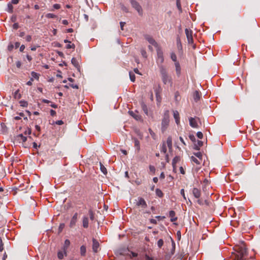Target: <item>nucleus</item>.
<instances>
[{
    "instance_id": "nucleus-24",
    "label": "nucleus",
    "mask_w": 260,
    "mask_h": 260,
    "mask_svg": "<svg viewBox=\"0 0 260 260\" xmlns=\"http://www.w3.org/2000/svg\"><path fill=\"white\" fill-rule=\"evenodd\" d=\"M190 159L192 161L198 165L200 164L201 162L202 161V160H200L199 158L198 159L193 156L191 157Z\"/></svg>"
},
{
    "instance_id": "nucleus-11",
    "label": "nucleus",
    "mask_w": 260,
    "mask_h": 260,
    "mask_svg": "<svg viewBox=\"0 0 260 260\" xmlns=\"http://www.w3.org/2000/svg\"><path fill=\"white\" fill-rule=\"evenodd\" d=\"M77 218H78V214H77V213H76L74 214V215H73V216L72 217V218L71 220V221L70 223V226L71 228H73L75 225L76 223L77 220Z\"/></svg>"
},
{
    "instance_id": "nucleus-41",
    "label": "nucleus",
    "mask_w": 260,
    "mask_h": 260,
    "mask_svg": "<svg viewBox=\"0 0 260 260\" xmlns=\"http://www.w3.org/2000/svg\"><path fill=\"white\" fill-rule=\"evenodd\" d=\"M64 251H59L57 253V256L59 259H62L63 257Z\"/></svg>"
},
{
    "instance_id": "nucleus-6",
    "label": "nucleus",
    "mask_w": 260,
    "mask_h": 260,
    "mask_svg": "<svg viewBox=\"0 0 260 260\" xmlns=\"http://www.w3.org/2000/svg\"><path fill=\"white\" fill-rule=\"evenodd\" d=\"M144 38L149 42V43L154 46L156 48L159 47L158 43L151 36L149 35H145Z\"/></svg>"
},
{
    "instance_id": "nucleus-14",
    "label": "nucleus",
    "mask_w": 260,
    "mask_h": 260,
    "mask_svg": "<svg viewBox=\"0 0 260 260\" xmlns=\"http://www.w3.org/2000/svg\"><path fill=\"white\" fill-rule=\"evenodd\" d=\"M173 116L174 119H175V122L176 124L178 125L180 123V117L179 112L177 111H174Z\"/></svg>"
},
{
    "instance_id": "nucleus-28",
    "label": "nucleus",
    "mask_w": 260,
    "mask_h": 260,
    "mask_svg": "<svg viewBox=\"0 0 260 260\" xmlns=\"http://www.w3.org/2000/svg\"><path fill=\"white\" fill-rule=\"evenodd\" d=\"M100 169H101V171L103 173V174H107V169L101 162H100Z\"/></svg>"
},
{
    "instance_id": "nucleus-48",
    "label": "nucleus",
    "mask_w": 260,
    "mask_h": 260,
    "mask_svg": "<svg viewBox=\"0 0 260 260\" xmlns=\"http://www.w3.org/2000/svg\"><path fill=\"white\" fill-rule=\"evenodd\" d=\"M64 226H65V225L64 223L60 224L59 226V229H58L59 232H61V231L64 228Z\"/></svg>"
},
{
    "instance_id": "nucleus-40",
    "label": "nucleus",
    "mask_w": 260,
    "mask_h": 260,
    "mask_svg": "<svg viewBox=\"0 0 260 260\" xmlns=\"http://www.w3.org/2000/svg\"><path fill=\"white\" fill-rule=\"evenodd\" d=\"M19 103H20V106L22 107H27V106L28 105L27 102L25 101H20Z\"/></svg>"
},
{
    "instance_id": "nucleus-19",
    "label": "nucleus",
    "mask_w": 260,
    "mask_h": 260,
    "mask_svg": "<svg viewBox=\"0 0 260 260\" xmlns=\"http://www.w3.org/2000/svg\"><path fill=\"white\" fill-rule=\"evenodd\" d=\"M203 142L200 140L197 141V143L194 144V149L196 150H199L200 147L203 145Z\"/></svg>"
},
{
    "instance_id": "nucleus-4",
    "label": "nucleus",
    "mask_w": 260,
    "mask_h": 260,
    "mask_svg": "<svg viewBox=\"0 0 260 260\" xmlns=\"http://www.w3.org/2000/svg\"><path fill=\"white\" fill-rule=\"evenodd\" d=\"M134 203L137 207L141 208L142 210L145 209L147 207L146 201L141 197H139L136 199Z\"/></svg>"
},
{
    "instance_id": "nucleus-53",
    "label": "nucleus",
    "mask_w": 260,
    "mask_h": 260,
    "mask_svg": "<svg viewBox=\"0 0 260 260\" xmlns=\"http://www.w3.org/2000/svg\"><path fill=\"white\" fill-rule=\"evenodd\" d=\"M149 170L151 172H152L153 173L155 172V167L153 166H149Z\"/></svg>"
},
{
    "instance_id": "nucleus-45",
    "label": "nucleus",
    "mask_w": 260,
    "mask_h": 260,
    "mask_svg": "<svg viewBox=\"0 0 260 260\" xmlns=\"http://www.w3.org/2000/svg\"><path fill=\"white\" fill-rule=\"evenodd\" d=\"M149 133L150 134V135L151 136V137L153 138V139H155V134H154V133L152 131L151 129L149 128Z\"/></svg>"
},
{
    "instance_id": "nucleus-17",
    "label": "nucleus",
    "mask_w": 260,
    "mask_h": 260,
    "mask_svg": "<svg viewBox=\"0 0 260 260\" xmlns=\"http://www.w3.org/2000/svg\"><path fill=\"white\" fill-rule=\"evenodd\" d=\"M193 96L194 101L197 102L200 99L201 95L200 92L198 91H195L193 93Z\"/></svg>"
},
{
    "instance_id": "nucleus-62",
    "label": "nucleus",
    "mask_w": 260,
    "mask_h": 260,
    "mask_svg": "<svg viewBox=\"0 0 260 260\" xmlns=\"http://www.w3.org/2000/svg\"><path fill=\"white\" fill-rule=\"evenodd\" d=\"M177 44L178 47H179V46H181V41H180V39H179V38L177 39Z\"/></svg>"
},
{
    "instance_id": "nucleus-57",
    "label": "nucleus",
    "mask_w": 260,
    "mask_h": 260,
    "mask_svg": "<svg viewBox=\"0 0 260 260\" xmlns=\"http://www.w3.org/2000/svg\"><path fill=\"white\" fill-rule=\"evenodd\" d=\"M14 48V46L13 44H10L8 46V49L9 50V51H12V49H13Z\"/></svg>"
},
{
    "instance_id": "nucleus-64",
    "label": "nucleus",
    "mask_w": 260,
    "mask_h": 260,
    "mask_svg": "<svg viewBox=\"0 0 260 260\" xmlns=\"http://www.w3.org/2000/svg\"><path fill=\"white\" fill-rule=\"evenodd\" d=\"M145 260H154L152 257L146 255Z\"/></svg>"
},
{
    "instance_id": "nucleus-29",
    "label": "nucleus",
    "mask_w": 260,
    "mask_h": 260,
    "mask_svg": "<svg viewBox=\"0 0 260 260\" xmlns=\"http://www.w3.org/2000/svg\"><path fill=\"white\" fill-rule=\"evenodd\" d=\"M134 140L135 146L136 147H137V149L139 150L140 149V142L136 138H134Z\"/></svg>"
},
{
    "instance_id": "nucleus-21",
    "label": "nucleus",
    "mask_w": 260,
    "mask_h": 260,
    "mask_svg": "<svg viewBox=\"0 0 260 260\" xmlns=\"http://www.w3.org/2000/svg\"><path fill=\"white\" fill-rule=\"evenodd\" d=\"M70 244V241H69V240L66 239L64 241V244L63 245V251L65 253H66V251L69 247Z\"/></svg>"
},
{
    "instance_id": "nucleus-47",
    "label": "nucleus",
    "mask_w": 260,
    "mask_h": 260,
    "mask_svg": "<svg viewBox=\"0 0 260 260\" xmlns=\"http://www.w3.org/2000/svg\"><path fill=\"white\" fill-rule=\"evenodd\" d=\"M31 129L28 128L25 131L24 134V135H30L31 134Z\"/></svg>"
},
{
    "instance_id": "nucleus-34",
    "label": "nucleus",
    "mask_w": 260,
    "mask_h": 260,
    "mask_svg": "<svg viewBox=\"0 0 260 260\" xmlns=\"http://www.w3.org/2000/svg\"><path fill=\"white\" fill-rule=\"evenodd\" d=\"M46 17L47 18H56L57 16L52 13H48L46 15Z\"/></svg>"
},
{
    "instance_id": "nucleus-51",
    "label": "nucleus",
    "mask_w": 260,
    "mask_h": 260,
    "mask_svg": "<svg viewBox=\"0 0 260 260\" xmlns=\"http://www.w3.org/2000/svg\"><path fill=\"white\" fill-rule=\"evenodd\" d=\"M26 41L27 42H30L31 41L32 38L30 35H27L25 38Z\"/></svg>"
},
{
    "instance_id": "nucleus-36",
    "label": "nucleus",
    "mask_w": 260,
    "mask_h": 260,
    "mask_svg": "<svg viewBox=\"0 0 260 260\" xmlns=\"http://www.w3.org/2000/svg\"><path fill=\"white\" fill-rule=\"evenodd\" d=\"M171 58L172 60L175 62V63L176 62V61H177V56H176V54H175V53L172 52L171 53Z\"/></svg>"
},
{
    "instance_id": "nucleus-46",
    "label": "nucleus",
    "mask_w": 260,
    "mask_h": 260,
    "mask_svg": "<svg viewBox=\"0 0 260 260\" xmlns=\"http://www.w3.org/2000/svg\"><path fill=\"white\" fill-rule=\"evenodd\" d=\"M141 54L142 55L145 57V58H146L147 57V53L146 52V51L144 49H142L141 50Z\"/></svg>"
},
{
    "instance_id": "nucleus-2",
    "label": "nucleus",
    "mask_w": 260,
    "mask_h": 260,
    "mask_svg": "<svg viewBox=\"0 0 260 260\" xmlns=\"http://www.w3.org/2000/svg\"><path fill=\"white\" fill-rule=\"evenodd\" d=\"M235 250L237 252L236 256L237 260H244L247 253L244 243L242 242L240 245L235 248Z\"/></svg>"
},
{
    "instance_id": "nucleus-18",
    "label": "nucleus",
    "mask_w": 260,
    "mask_h": 260,
    "mask_svg": "<svg viewBox=\"0 0 260 260\" xmlns=\"http://www.w3.org/2000/svg\"><path fill=\"white\" fill-rule=\"evenodd\" d=\"M83 226L84 228L88 227V218L87 216H84L83 218Z\"/></svg>"
},
{
    "instance_id": "nucleus-26",
    "label": "nucleus",
    "mask_w": 260,
    "mask_h": 260,
    "mask_svg": "<svg viewBox=\"0 0 260 260\" xmlns=\"http://www.w3.org/2000/svg\"><path fill=\"white\" fill-rule=\"evenodd\" d=\"M19 140L22 141V142H25L27 140V137L24 136L22 134H19L18 136Z\"/></svg>"
},
{
    "instance_id": "nucleus-50",
    "label": "nucleus",
    "mask_w": 260,
    "mask_h": 260,
    "mask_svg": "<svg viewBox=\"0 0 260 260\" xmlns=\"http://www.w3.org/2000/svg\"><path fill=\"white\" fill-rule=\"evenodd\" d=\"M66 48L67 49H71V48H75V45L74 44H68L66 46Z\"/></svg>"
},
{
    "instance_id": "nucleus-7",
    "label": "nucleus",
    "mask_w": 260,
    "mask_h": 260,
    "mask_svg": "<svg viewBox=\"0 0 260 260\" xmlns=\"http://www.w3.org/2000/svg\"><path fill=\"white\" fill-rule=\"evenodd\" d=\"M185 35L187 39L188 43L191 44L193 43L192 31L188 28L185 29Z\"/></svg>"
},
{
    "instance_id": "nucleus-54",
    "label": "nucleus",
    "mask_w": 260,
    "mask_h": 260,
    "mask_svg": "<svg viewBox=\"0 0 260 260\" xmlns=\"http://www.w3.org/2000/svg\"><path fill=\"white\" fill-rule=\"evenodd\" d=\"M53 7L55 9H59L60 8V5L58 4H54Z\"/></svg>"
},
{
    "instance_id": "nucleus-38",
    "label": "nucleus",
    "mask_w": 260,
    "mask_h": 260,
    "mask_svg": "<svg viewBox=\"0 0 260 260\" xmlns=\"http://www.w3.org/2000/svg\"><path fill=\"white\" fill-rule=\"evenodd\" d=\"M89 216H90V219L91 220H93L94 219V213H93V211L91 210H89Z\"/></svg>"
},
{
    "instance_id": "nucleus-32",
    "label": "nucleus",
    "mask_w": 260,
    "mask_h": 260,
    "mask_svg": "<svg viewBox=\"0 0 260 260\" xmlns=\"http://www.w3.org/2000/svg\"><path fill=\"white\" fill-rule=\"evenodd\" d=\"M7 7H8L7 11L10 13H12L13 9V7L12 6V4L11 3H8V5H7Z\"/></svg>"
},
{
    "instance_id": "nucleus-27",
    "label": "nucleus",
    "mask_w": 260,
    "mask_h": 260,
    "mask_svg": "<svg viewBox=\"0 0 260 260\" xmlns=\"http://www.w3.org/2000/svg\"><path fill=\"white\" fill-rule=\"evenodd\" d=\"M86 247L84 245L81 246L80 247L81 255L82 256L85 255V254L86 253Z\"/></svg>"
},
{
    "instance_id": "nucleus-10",
    "label": "nucleus",
    "mask_w": 260,
    "mask_h": 260,
    "mask_svg": "<svg viewBox=\"0 0 260 260\" xmlns=\"http://www.w3.org/2000/svg\"><path fill=\"white\" fill-rule=\"evenodd\" d=\"M100 246L99 243L95 239H92V250L94 252H97Z\"/></svg>"
},
{
    "instance_id": "nucleus-9",
    "label": "nucleus",
    "mask_w": 260,
    "mask_h": 260,
    "mask_svg": "<svg viewBox=\"0 0 260 260\" xmlns=\"http://www.w3.org/2000/svg\"><path fill=\"white\" fill-rule=\"evenodd\" d=\"M199 120V118H195L193 117H190L189 119V125H190V126H191L193 128L198 127L199 126L198 124L197 121Z\"/></svg>"
},
{
    "instance_id": "nucleus-33",
    "label": "nucleus",
    "mask_w": 260,
    "mask_h": 260,
    "mask_svg": "<svg viewBox=\"0 0 260 260\" xmlns=\"http://www.w3.org/2000/svg\"><path fill=\"white\" fill-rule=\"evenodd\" d=\"M129 78H130V79H131V81L134 82L135 81V74L133 72H129Z\"/></svg>"
},
{
    "instance_id": "nucleus-8",
    "label": "nucleus",
    "mask_w": 260,
    "mask_h": 260,
    "mask_svg": "<svg viewBox=\"0 0 260 260\" xmlns=\"http://www.w3.org/2000/svg\"><path fill=\"white\" fill-rule=\"evenodd\" d=\"M169 117H168V116H166L164 117V118L162 120V122H161V131L162 132H164L166 130V129L169 125Z\"/></svg>"
},
{
    "instance_id": "nucleus-30",
    "label": "nucleus",
    "mask_w": 260,
    "mask_h": 260,
    "mask_svg": "<svg viewBox=\"0 0 260 260\" xmlns=\"http://www.w3.org/2000/svg\"><path fill=\"white\" fill-rule=\"evenodd\" d=\"M155 193H156V194L160 197V198H161L163 196V193L161 191V190L158 188H157L156 190H155Z\"/></svg>"
},
{
    "instance_id": "nucleus-22",
    "label": "nucleus",
    "mask_w": 260,
    "mask_h": 260,
    "mask_svg": "<svg viewBox=\"0 0 260 260\" xmlns=\"http://www.w3.org/2000/svg\"><path fill=\"white\" fill-rule=\"evenodd\" d=\"M167 144L169 149H171L172 147V139L171 137H169L167 140Z\"/></svg>"
},
{
    "instance_id": "nucleus-52",
    "label": "nucleus",
    "mask_w": 260,
    "mask_h": 260,
    "mask_svg": "<svg viewBox=\"0 0 260 260\" xmlns=\"http://www.w3.org/2000/svg\"><path fill=\"white\" fill-rule=\"evenodd\" d=\"M189 138L192 142L196 141V138L193 135H190Z\"/></svg>"
},
{
    "instance_id": "nucleus-16",
    "label": "nucleus",
    "mask_w": 260,
    "mask_h": 260,
    "mask_svg": "<svg viewBox=\"0 0 260 260\" xmlns=\"http://www.w3.org/2000/svg\"><path fill=\"white\" fill-rule=\"evenodd\" d=\"M169 216L171 217L170 220L172 222L175 221L177 219V218L175 217V212L173 210L169 212Z\"/></svg>"
},
{
    "instance_id": "nucleus-25",
    "label": "nucleus",
    "mask_w": 260,
    "mask_h": 260,
    "mask_svg": "<svg viewBox=\"0 0 260 260\" xmlns=\"http://www.w3.org/2000/svg\"><path fill=\"white\" fill-rule=\"evenodd\" d=\"M180 160V157L179 156L175 157L172 160V165L173 168H175L176 164Z\"/></svg>"
},
{
    "instance_id": "nucleus-5",
    "label": "nucleus",
    "mask_w": 260,
    "mask_h": 260,
    "mask_svg": "<svg viewBox=\"0 0 260 260\" xmlns=\"http://www.w3.org/2000/svg\"><path fill=\"white\" fill-rule=\"evenodd\" d=\"M130 3L133 8H134L138 13L139 15H143V9L139 3L136 0H130Z\"/></svg>"
},
{
    "instance_id": "nucleus-3",
    "label": "nucleus",
    "mask_w": 260,
    "mask_h": 260,
    "mask_svg": "<svg viewBox=\"0 0 260 260\" xmlns=\"http://www.w3.org/2000/svg\"><path fill=\"white\" fill-rule=\"evenodd\" d=\"M156 51H157L156 62H157L158 66L159 67V65H162V64L164 61V54H163V52L160 47L156 48Z\"/></svg>"
},
{
    "instance_id": "nucleus-1",
    "label": "nucleus",
    "mask_w": 260,
    "mask_h": 260,
    "mask_svg": "<svg viewBox=\"0 0 260 260\" xmlns=\"http://www.w3.org/2000/svg\"><path fill=\"white\" fill-rule=\"evenodd\" d=\"M159 69L161 79L163 83L165 85H168L172 86L173 85L172 78L169 74L166 67L163 65H159Z\"/></svg>"
},
{
    "instance_id": "nucleus-13",
    "label": "nucleus",
    "mask_w": 260,
    "mask_h": 260,
    "mask_svg": "<svg viewBox=\"0 0 260 260\" xmlns=\"http://www.w3.org/2000/svg\"><path fill=\"white\" fill-rule=\"evenodd\" d=\"M175 70L177 76H180L181 74V67L178 61H176L175 63Z\"/></svg>"
},
{
    "instance_id": "nucleus-20",
    "label": "nucleus",
    "mask_w": 260,
    "mask_h": 260,
    "mask_svg": "<svg viewBox=\"0 0 260 260\" xmlns=\"http://www.w3.org/2000/svg\"><path fill=\"white\" fill-rule=\"evenodd\" d=\"M141 106L145 114L148 115V111L146 104L144 102H142L141 103Z\"/></svg>"
},
{
    "instance_id": "nucleus-55",
    "label": "nucleus",
    "mask_w": 260,
    "mask_h": 260,
    "mask_svg": "<svg viewBox=\"0 0 260 260\" xmlns=\"http://www.w3.org/2000/svg\"><path fill=\"white\" fill-rule=\"evenodd\" d=\"M34 81V79L32 78H31L29 81H28V82H27L26 83V84L28 86H30L32 85V81Z\"/></svg>"
},
{
    "instance_id": "nucleus-23",
    "label": "nucleus",
    "mask_w": 260,
    "mask_h": 260,
    "mask_svg": "<svg viewBox=\"0 0 260 260\" xmlns=\"http://www.w3.org/2000/svg\"><path fill=\"white\" fill-rule=\"evenodd\" d=\"M71 62L74 65V66L77 68H78L79 67V64H78V60L77 59L75 58V57H73L72 60H71Z\"/></svg>"
},
{
    "instance_id": "nucleus-39",
    "label": "nucleus",
    "mask_w": 260,
    "mask_h": 260,
    "mask_svg": "<svg viewBox=\"0 0 260 260\" xmlns=\"http://www.w3.org/2000/svg\"><path fill=\"white\" fill-rule=\"evenodd\" d=\"M31 75L32 78H35L37 79H39V74L38 73L34 72H32Z\"/></svg>"
},
{
    "instance_id": "nucleus-58",
    "label": "nucleus",
    "mask_w": 260,
    "mask_h": 260,
    "mask_svg": "<svg viewBox=\"0 0 260 260\" xmlns=\"http://www.w3.org/2000/svg\"><path fill=\"white\" fill-rule=\"evenodd\" d=\"M63 122L62 120H57L55 122V124L57 125H62Z\"/></svg>"
},
{
    "instance_id": "nucleus-43",
    "label": "nucleus",
    "mask_w": 260,
    "mask_h": 260,
    "mask_svg": "<svg viewBox=\"0 0 260 260\" xmlns=\"http://www.w3.org/2000/svg\"><path fill=\"white\" fill-rule=\"evenodd\" d=\"M176 4H177V7L178 9H179V10L180 12H181L182 11V9H181V4H180V0H177Z\"/></svg>"
},
{
    "instance_id": "nucleus-12",
    "label": "nucleus",
    "mask_w": 260,
    "mask_h": 260,
    "mask_svg": "<svg viewBox=\"0 0 260 260\" xmlns=\"http://www.w3.org/2000/svg\"><path fill=\"white\" fill-rule=\"evenodd\" d=\"M192 194L196 198H199L201 196V191L197 188H193L192 190Z\"/></svg>"
},
{
    "instance_id": "nucleus-63",
    "label": "nucleus",
    "mask_w": 260,
    "mask_h": 260,
    "mask_svg": "<svg viewBox=\"0 0 260 260\" xmlns=\"http://www.w3.org/2000/svg\"><path fill=\"white\" fill-rule=\"evenodd\" d=\"M150 221L151 223H153V224H157V221L154 219H151L150 220Z\"/></svg>"
},
{
    "instance_id": "nucleus-15",
    "label": "nucleus",
    "mask_w": 260,
    "mask_h": 260,
    "mask_svg": "<svg viewBox=\"0 0 260 260\" xmlns=\"http://www.w3.org/2000/svg\"><path fill=\"white\" fill-rule=\"evenodd\" d=\"M128 113L137 120H141L142 119V117L140 115L134 112L133 111H129Z\"/></svg>"
},
{
    "instance_id": "nucleus-61",
    "label": "nucleus",
    "mask_w": 260,
    "mask_h": 260,
    "mask_svg": "<svg viewBox=\"0 0 260 260\" xmlns=\"http://www.w3.org/2000/svg\"><path fill=\"white\" fill-rule=\"evenodd\" d=\"M19 1H20V0H12L11 3L12 4L15 5V4H17Z\"/></svg>"
},
{
    "instance_id": "nucleus-44",
    "label": "nucleus",
    "mask_w": 260,
    "mask_h": 260,
    "mask_svg": "<svg viewBox=\"0 0 260 260\" xmlns=\"http://www.w3.org/2000/svg\"><path fill=\"white\" fill-rule=\"evenodd\" d=\"M121 9L124 11L126 13H128V10L127 9V8H126L125 6H124L123 5H121Z\"/></svg>"
},
{
    "instance_id": "nucleus-56",
    "label": "nucleus",
    "mask_w": 260,
    "mask_h": 260,
    "mask_svg": "<svg viewBox=\"0 0 260 260\" xmlns=\"http://www.w3.org/2000/svg\"><path fill=\"white\" fill-rule=\"evenodd\" d=\"M19 27V24L17 23H15L13 25V28L15 29H17Z\"/></svg>"
},
{
    "instance_id": "nucleus-42",
    "label": "nucleus",
    "mask_w": 260,
    "mask_h": 260,
    "mask_svg": "<svg viewBox=\"0 0 260 260\" xmlns=\"http://www.w3.org/2000/svg\"><path fill=\"white\" fill-rule=\"evenodd\" d=\"M163 244H164V241L162 240V239H159L157 241V246L159 248H161V246L163 245Z\"/></svg>"
},
{
    "instance_id": "nucleus-59",
    "label": "nucleus",
    "mask_w": 260,
    "mask_h": 260,
    "mask_svg": "<svg viewBox=\"0 0 260 260\" xmlns=\"http://www.w3.org/2000/svg\"><path fill=\"white\" fill-rule=\"evenodd\" d=\"M16 67L18 68H20L21 66V63L20 61H18L16 62Z\"/></svg>"
},
{
    "instance_id": "nucleus-31",
    "label": "nucleus",
    "mask_w": 260,
    "mask_h": 260,
    "mask_svg": "<svg viewBox=\"0 0 260 260\" xmlns=\"http://www.w3.org/2000/svg\"><path fill=\"white\" fill-rule=\"evenodd\" d=\"M161 152L165 154L167 152V147L165 143L162 144L161 148L160 149Z\"/></svg>"
},
{
    "instance_id": "nucleus-37",
    "label": "nucleus",
    "mask_w": 260,
    "mask_h": 260,
    "mask_svg": "<svg viewBox=\"0 0 260 260\" xmlns=\"http://www.w3.org/2000/svg\"><path fill=\"white\" fill-rule=\"evenodd\" d=\"M14 97L16 99H20L21 98V95L19 93V90H17L14 93Z\"/></svg>"
},
{
    "instance_id": "nucleus-35",
    "label": "nucleus",
    "mask_w": 260,
    "mask_h": 260,
    "mask_svg": "<svg viewBox=\"0 0 260 260\" xmlns=\"http://www.w3.org/2000/svg\"><path fill=\"white\" fill-rule=\"evenodd\" d=\"M194 155L197 157L200 160H202V154L200 152L193 153Z\"/></svg>"
},
{
    "instance_id": "nucleus-49",
    "label": "nucleus",
    "mask_w": 260,
    "mask_h": 260,
    "mask_svg": "<svg viewBox=\"0 0 260 260\" xmlns=\"http://www.w3.org/2000/svg\"><path fill=\"white\" fill-rule=\"evenodd\" d=\"M197 136L199 139H202L203 136L202 133L201 132H198L197 134Z\"/></svg>"
},
{
    "instance_id": "nucleus-60",
    "label": "nucleus",
    "mask_w": 260,
    "mask_h": 260,
    "mask_svg": "<svg viewBox=\"0 0 260 260\" xmlns=\"http://www.w3.org/2000/svg\"><path fill=\"white\" fill-rule=\"evenodd\" d=\"M50 115L52 116H54L56 115V112L53 110H50Z\"/></svg>"
}]
</instances>
